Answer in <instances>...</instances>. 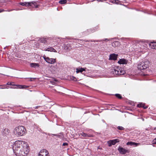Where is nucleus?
I'll list each match as a JSON object with an SVG mask.
<instances>
[{
	"instance_id": "f257e3e1",
	"label": "nucleus",
	"mask_w": 156,
	"mask_h": 156,
	"mask_svg": "<svg viewBox=\"0 0 156 156\" xmlns=\"http://www.w3.org/2000/svg\"><path fill=\"white\" fill-rule=\"evenodd\" d=\"M29 148V147L26 142L21 140L16 141L13 145L12 149L13 152L17 151H22Z\"/></svg>"
},
{
	"instance_id": "f03ea898",
	"label": "nucleus",
	"mask_w": 156,
	"mask_h": 156,
	"mask_svg": "<svg viewBox=\"0 0 156 156\" xmlns=\"http://www.w3.org/2000/svg\"><path fill=\"white\" fill-rule=\"evenodd\" d=\"M14 133L17 136H22L25 135L26 130L23 126H19L15 127L13 130Z\"/></svg>"
},
{
	"instance_id": "7ed1b4c3",
	"label": "nucleus",
	"mask_w": 156,
	"mask_h": 156,
	"mask_svg": "<svg viewBox=\"0 0 156 156\" xmlns=\"http://www.w3.org/2000/svg\"><path fill=\"white\" fill-rule=\"evenodd\" d=\"M37 2L33 1L31 2H20L19 4L23 6L29 7V9H32L34 8H37L39 7V5L37 4Z\"/></svg>"
},
{
	"instance_id": "20e7f679",
	"label": "nucleus",
	"mask_w": 156,
	"mask_h": 156,
	"mask_svg": "<svg viewBox=\"0 0 156 156\" xmlns=\"http://www.w3.org/2000/svg\"><path fill=\"white\" fill-rule=\"evenodd\" d=\"M149 64V62L148 60H144L138 64L137 68L140 70L146 69L148 66Z\"/></svg>"
},
{
	"instance_id": "39448f33",
	"label": "nucleus",
	"mask_w": 156,
	"mask_h": 156,
	"mask_svg": "<svg viewBox=\"0 0 156 156\" xmlns=\"http://www.w3.org/2000/svg\"><path fill=\"white\" fill-rule=\"evenodd\" d=\"M29 148L26 150L20 151H17L14 152L16 156H27L29 153Z\"/></svg>"
},
{
	"instance_id": "423d86ee",
	"label": "nucleus",
	"mask_w": 156,
	"mask_h": 156,
	"mask_svg": "<svg viewBox=\"0 0 156 156\" xmlns=\"http://www.w3.org/2000/svg\"><path fill=\"white\" fill-rule=\"evenodd\" d=\"M112 70L111 72H112L113 74L118 75H123L125 73V71L121 68H116L115 69H112Z\"/></svg>"
},
{
	"instance_id": "0eeeda50",
	"label": "nucleus",
	"mask_w": 156,
	"mask_h": 156,
	"mask_svg": "<svg viewBox=\"0 0 156 156\" xmlns=\"http://www.w3.org/2000/svg\"><path fill=\"white\" fill-rule=\"evenodd\" d=\"M13 83H14L13 82H8L7 83L6 85H10L14 87H11L10 88H11L24 89L28 87L27 86L21 85H16L14 84Z\"/></svg>"
},
{
	"instance_id": "6e6552de",
	"label": "nucleus",
	"mask_w": 156,
	"mask_h": 156,
	"mask_svg": "<svg viewBox=\"0 0 156 156\" xmlns=\"http://www.w3.org/2000/svg\"><path fill=\"white\" fill-rule=\"evenodd\" d=\"M43 57L44 60L48 63L52 64L56 62L55 59L49 58V57H46L44 55Z\"/></svg>"
},
{
	"instance_id": "1a4fd4ad",
	"label": "nucleus",
	"mask_w": 156,
	"mask_h": 156,
	"mask_svg": "<svg viewBox=\"0 0 156 156\" xmlns=\"http://www.w3.org/2000/svg\"><path fill=\"white\" fill-rule=\"evenodd\" d=\"M38 156H50L49 154L48 151L46 149H43L41 150Z\"/></svg>"
},
{
	"instance_id": "9d476101",
	"label": "nucleus",
	"mask_w": 156,
	"mask_h": 156,
	"mask_svg": "<svg viewBox=\"0 0 156 156\" xmlns=\"http://www.w3.org/2000/svg\"><path fill=\"white\" fill-rule=\"evenodd\" d=\"M118 150L120 154H125L127 153H129V151L128 150L121 147H119L118 149Z\"/></svg>"
},
{
	"instance_id": "9b49d317",
	"label": "nucleus",
	"mask_w": 156,
	"mask_h": 156,
	"mask_svg": "<svg viewBox=\"0 0 156 156\" xmlns=\"http://www.w3.org/2000/svg\"><path fill=\"white\" fill-rule=\"evenodd\" d=\"M118 56V54H112L109 56V60H115L117 59Z\"/></svg>"
},
{
	"instance_id": "f8f14e48",
	"label": "nucleus",
	"mask_w": 156,
	"mask_h": 156,
	"mask_svg": "<svg viewBox=\"0 0 156 156\" xmlns=\"http://www.w3.org/2000/svg\"><path fill=\"white\" fill-rule=\"evenodd\" d=\"M86 69V68H83L82 67H79L78 68H77L76 69V72L77 73H80L83 74H85V73H82V72H83L84 71H85V69Z\"/></svg>"
},
{
	"instance_id": "ddd939ff",
	"label": "nucleus",
	"mask_w": 156,
	"mask_h": 156,
	"mask_svg": "<svg viewBox=\"0 0 156 156\" xmlns=\"http://www.w3.org/2000/svg\"><path fill=\"white\" fill-rule=\"evenodd\" d=\"M47 37H44L40 39L39 41L41 43H43L44 44L47 45Z\"/></svg>"
},
{
	"instance_id": "4468645a",
	"label": "nucleus",
	"mask_w": 156,
	"mask_h": 156,
	"mask_svg": "<svg viewBox=\"0 0 156 156\" xmlns=\"http://www.w3.org/2000/svg\"><path fill=\"white\" fill-rule=\"evenodd\" d=\"M127 60L125 59H121L118 62V63L120 64H126L127 63Z\"/></svg>"
},
{
	"instance_id": "2eb2a0df",
	"label": "nucleus",
	"mask_w": 156,
	"mask_h": 156,
	"mask_svg": "<svg viewBox=\"0 0 156 156\" xmlns=\"http://www.w3.org/2000/svg\"><path fill=\"white\" fill-rule=\"evenodd\" d=\"M140 144L137 143L135 142H128L127 143L126 145H130L131 146H137L139 145Z\"/></svg>"
},
{
	"instance_id": "dca6fc26",
	"label": "nucleus",
	"mask_w": 156,
	"mask_h": 156,
	"mask_svg": "<svg viewBox=\"0 0 156 156\" xmlns=\"http://www.w3.org/2000/svg\"><path fill=\"white\" fill-rule=\"evenodd\" d=\"M64 49L66 50H69L71 48L70 44L69 43L65 44H64Z\"/></svg>"
},
{
	"instance_id": "f3484780",
	"label": "nucleus",
	"mask_w": 156,
	"mask_h": 156,
	"mask_svg": "<svg viewBox=\"0 0 156 156\" xmlns=\"http://www.w3.org/2000/svg\"><path fill=\"white\" fill-rule=\"evenodd\" d=\"M9 130L7 128H5L2 130V134L3 135H6L9 133Z\"/></svg>"
},
{
	"instance_id": "a211bd4d",
	"label": "nucleus",
	"mask_w": 156,
	"mask_h": 156,
	"mask_svg": "<svg viewBox=\"0 0 156 156\" xmlns=\"http://www.w3.org/2000/svg\"><path fill=\"white\" fill-rule=\"evenodd\" d=\"M156 42H152L149 44V47L151 48L156 49Z\"/></svg>"
},
{
	"instance_id": "6ab92c4d",
	"label": "nucleus",
	"mask_w": 156,
	"mask_h": 156,
	"mask_svg": "<svg viewBox=\"0 0 156 156\" xmlns=\"http://www.w3.org/2000/svg\"><path fill=\"white\" fill-rule=\"evenodd\" d=\"M46 51L56 52V51L52 47H49L45 50Z\"/></svg>"
},
{
	"instance_id": "aec40b11",
	"label": "nucleus",
	"mask_w": 156,
	"mask_h": 156,
	"mask_svg": "<svg viewBox=\"0 0 156 156\" xmlns=\"http://www.w3.org/2000/svg\"><path fill=\"white\" fill-rule=\"evenodd\" d=\"M30 65L31 67L35 68L36 67H38L39 65L38 63H31Z\"/></svg>"
},
{
	"instance_id": "412c9836",
	"label": "nucleus",
	"mask_w": 156,
	"mask_h": 156,
	"mask_svg": "<svg viewBox=\"0 0 156 156\" xmlns=\"http://www.w3.org/2000/svg\"><path fill=\"white\" fill-rule=\"evenodd\" d=\"M82 136H84V137H92L93 136L92 135H88L85 133H82L81 134Z\"/></svg>"
},
{
	"instance_id": "4be33fe9",
	"label": "nucleus",
	"mask_w": 156,
	"mask_h": 156,
	"mask_svg": "<svg viewBox=\"0 0 156 156\" xmlns=\"http://www.w3.org/2000/svg\"><path fill=\"white\" fill-rule=\"evenodd\" d=\"M59 2L60 4H64L66 3L67 2L66 0H61Z\"/></svg>"
},
{
	"instance_id": "5701e85b",
	"label": "nucleus",
	"mask_w": 156,
	"mask_h": 156,
	"mask_svg": "<svg viewBox=\"0 0 156 156\" xmlns=\"http://www.w3.org/2000/svg\"><path fill=\"white\" fill-rule=\"evenodd\" d=\"M109 144L112 145H115L116 143L115 141L114 140H111L109 141Z\"/></svg>"
},
{
	"instance_id": "b1692460",
	"label": "nucleus",
	"mask_w": 156,
	"mask_h": 156,
	"mask_svg": "<svg viewBox=\"0 0 156 156\" xmlns=\"http://www.w3.org/2000/svg\"><path fill=\"white\" fill-rule=\"evenodd\" d=\"M70 79L72 80L75 81H76L77 80L76 78L73 76H70Z\"/></svg>"
},
{
	"instance_id": "393cba45",
	"label": "nucleus",
	"mask_w": 156,
	"mask_h": 156,
	"mask_svg": "<svg viewBox=\"0 0 156 156\" xmlns=\"http://www.w3.org/2000/svg\"><path fill=\"white\" fill-rule=\"evenodd\" d=\"M47 39H48L47 45H48L50 44V43L51 42L52 40L49 37H47Z\"/></svg>"
},
{
	"instance_id": "a878e982",
	"label": "nucleus",
	"mask_w": 156,
	"mask_h": 156,
	"mask_svg": "<svg viewBox=\"0 0 156 156\" xmlns=\"http://www.w3.org/2000/svg\"><path fill=\"white\" fill-rule=\"evenodd\" d=\"M115 96L119 99H121L122 98V96L119 94H116Z\"/></svg>"
},
{
	"instance_id": "bb28decb",
	"label": "nucleus",
	"mask_w": 156,
	"mask_h": 156,
	"mask_svg": "<svg viewBox=\"0 0 156 156\" xmlns=\"http://www.w3.org/2000/svg\"><path fill=\"white\" fill-rule=\"evenodd\" d=\"M117 128L119 130H123L124 129V128L123 127L121 126H118Z\"/></svg>"
},
{
	"instance_id": "cd10ccee",
	"label": "nucleus",
	"mask_w": 156,
	"mask_h": 156,
	"mask_svg": "<svg viewBox=\"0 0 156 156\" xmlns=\"http://www.w3.org/2000/svg\"><path fill=\"white\" fill-rule=\"evenodd\" d=\"M119 44V42H118V41H115V42H114L112 44V45L113 46H114V44L115 45H118V44Z\"/></svg>"
},
{
	"instance_id": "c85d7f7f",
	"label": "nucleus",
	"mask_w": 156,
	"mask_h": 156,
	"mask_svg": "<svg viewBox=\"0 0 156 156\" xmlns=\"http://www.w3.org/2000/svg\"><path fill=\"white\" fill-rule=\"evenodd\" d=\"M153 144H156V137L152 141Z\"/></svg>"
},
{
	"instance_id": "c756f323",
	"label": "nucleus",
	"mask_w": 156,
	"mask_h": 156,
	"mask_svg": "<svg viewBox=\"0 0 156 156\" xmlns=\"http://www.w3.org/2000/svg\"><path fill=\"white\" fill-rule=\"evenodd\" d=\"M142 103H140L137 105V106L139 107H142L143 105Z\"/></svg>"
},
{
	"instance_id": "7c9ffc66",
	"label": "nucleus",
	"mask_w": 156,
	"mask_h": 156,
	"mask_svg": "<svg viewBox=\"0 0 156 156\" xmlns=\"http://www.w3.org/2000/svg\"><path fill=\"white\" fill-rule=\"evenodd\" d=\"M51 135L54 136H56L58 137H59L60 136V135H58V134H51Z\"/></svg>"
},
{
	"instance_id": "2f4dec72",
	"label": "nucleus",
	"mask_w": 156,
	"mask_h": 156,
	"mask_svg": "<svg viewBox=\"0 0 156 156\" xmlns=\"http://www.w3.org/2000/svg\"><path fill=\"white\" fill-rule=\"evenodd\" d=\"M142 107L145 109L147 108V107L144 104H143Z\"/></svg>"
},
{
	"instance_id": "473e14b6",
	"label": "nucleus",
	"mask_w": 156,
	"mask_h": 156,
	"mask_svg": "<svg viewBox=\"0 0 156 156\" xmlns=\"http://www.w3.org/2000/svg\"><path fill=\"white\" fill-rule=\"evenodd\" d=\"M113 140L116 143L119 142V140L118 139H115Z\"/></svg>"
},
{
	"instance_id": "72a5a7b5",
	"label": "nucleus",
	"mask_w": 156,
	"mask_h": 156,
	"mask_svg": "<svg viewBox=\"0 0 156 156\" xmlns=\"http://www.w3.org/2000/svg\"><path fill=\"white\" fill-rule=\"evenodd\" d=\"M68 145V144L67 143H64L62 144V146H64L66 145Z\"/></svg>"
},
{
	"instance_id": "f704fd0d",
	"label": "nucleus",
	"mask_w": 156,
	"mask_h": 156,
	"mask_svg": "<svg viewBox=\"0 0 156 156\" xmlns=\"http://www.w3.org/2000/svg\"><path fill=\"white\" fill-rule=\"evenodd\" d=\"M5 0H0V2H3L5 1Z\"/></svg>"
},
{
	"instance_id": "c9c22d12",
	"label": "nucleus",
	"mask_w": 156,
	"mask_h": 156,
	"mask_svg": "<svg viewBox=\"0 0 156 156\" xmlns=\"http://www.w3.org/2000/svg\"><path fill=\"white\" fill-rule=\"evenodd\" d=\"M96 41V40H95L94 41V42H98V41Z\"/></svg>"
},
{
	"instance_id": "e433bc0d",
	"label": "nucleus",
	"mask_w": 156,
	"mask_h": 156,
	"mask_svg": "<svg viewBox=\"0 0 156 156\" xmlns=\"http://www.w3.org/2000/svg\"><path fill=\"white\" fill-rule=\"evenodd\" d=\"M5 88H6V87H0V89H5Z\"/></svg>"
},
{
	"instance_id": "4c0bfd02",
	"label": "nucleus",
	"mask_w": 156,
	"mask_h": 156,
	"mask_svg": "<svg viewBox=\"0 0 156 156\" xmlns=\"http://www.w3.org/2000/svg\"><path fill=\"white\" fill-rule=\"evenodd\" d=\"M3 11H4V10H2V9H0V12H2Z\"/></svg>"
},
{
	"instance_id": "58836bf2",
	"label": "nucleus",
	"mask_w": 156,
	"mask_h": 156,
	"mask_svg": "<svg viewBox=\"0 0 156 156\" xmlns=\"http://www.w3.org/2000/svg\"><path fill=\"white\" fill-rule=\"evenodd\" d=\"M98 1V2H102V0H97Z\"/></svg>"
},
{
	"instance_id": "ea45409f",
	"label": "nucleus",
	"mask_w": 156,
	"mask_h": 156,
	"mask_svg": "<svg viewBox=\"0 0 156 156\" xmlns=\"http://www.w3.org/2000/svg\"><path fill=\"white\" fill-rule=\"evenodd\" d=\"M6 85H1L0 86H5Z\"/></svg>"
},
{
	"instance_id": "a19ab883",
	"label": "nucleus",
	"mask_w": 156,
	"mask_h": 156,
	"mask_svg": "<svg viewBox=\"0 0 156 156\" xmlns=\"http://www.w3.org/2000/svg\"><path fill=\"white\" fill-rule=\"evenodd\" d=\"M102 0V2H103V1H106V0Z\"/></svg>"
},
{
	"instance_id": "79ce46f5",
	"label": "nucleus",
	"mask_w": 156,
	"mask_h": 156,
	"mask_svg": "<svg viewBox=\"0 0 156 156\" xmlns=\"http://www.w3.org/2000/svg\"><path fill=\"white\" fill-rule=\"evenodd\" d=\"M30 81H32V80H31V79H30Z\"/></svg>"
}]
</instances>
